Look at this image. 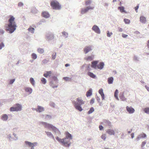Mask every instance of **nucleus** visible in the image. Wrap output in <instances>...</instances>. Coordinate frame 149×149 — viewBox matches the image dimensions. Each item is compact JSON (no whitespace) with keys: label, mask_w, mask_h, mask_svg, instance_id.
I'll use <instances>...</instances> for the list:
<instances>
[{"label":"nucleus","mask_w":149,"mask_h":149,"mask_svg":"<svg viewBox=\"0 0 149 149\" xmlns=\"http://www.w3.org/2000/svg\"><path fill=\"white\" fill-rule=\"evenodd\" d=\"M15 79H12L10 80L9 83L10 84H12L15 81Z\"/></svg>","instance_id":"nucleus-60"},{"label":"nucleus","mask_w":149,"mask_h":149,"mask_svg":"<svg viewBox=\"0 0 149 149\" xmlns=\"http://www.w3.org/2000/svg\"><path fill=\"white\" fill-rule=\"evenodd\" d=\"M56 52H55V54L54 55H53V54L52 55V58L53 60H54L56 58Z\"/></svg>","instance_id":"nucleus-62"},{"label":"nucleus","mask_w":149,"mask_h":149,"mask_svg":"<svg viewBox=\"0 0 149 149\" xmlns=\"http://www.w3.org/2000/svg\"><path fill=\"white\" fill-rule=\"evenodd\" d=\"M92 30L94 31L95 33L100 34V31L99 27L96 25H94L92 27Z\"/></svg>","instance_id":"nucleus-11"},{"label":"nucleus","mask_w":149,"mask_h":149,"mask_svg":"<svg viewBox=\"0 0 149 149\" xmlns=\"http://www.w3.org/2000/svg\"><path fill=\"white\" fill-rule=\"evenodd\" d=\"M24 142L26 145L29 146V147H31H31H33V148H34V147L37 146L38 144L36 142L32 143L29 141H25Z\"/></svg>","instance_id":"nucleus-10"},{"label":"nucleus","mask_w":149,"mask_h":149,"mask_svg":"<svg viewBox=\"0 0 149 149\" xmlns=\"http://www.w3.org/2000/svg\"><path fill=\"white\" fill-rule=\"evenodd\" d=\"M54 38L53 33L50 31L46 33L45 35V39L47 41L49 42L53 40Z\"/></svg>","instance_id":"nucleus-5"},{"label":"nucleus","mask_w":149,"mask_h":149,"mask_svg":"<svg viewBox=\"0 0 149 149\" xmlns=\"http://www.w3.org/2000/svg\"><path fill=\"white\" fill-rule=\"evenodd\" d=\"M4 47V43L2 42L0 43V49H1L3 47Z\"/></svg>","instance_id":"nucleus-56"},{"label":"nucleus","mask_w":149,"mask_h":149,"mask_svg":"<svg viewBox=\"0 0 149 149\" xmlns=\"http://www.w3.org/2000/svg\"><path fill=\"white\" fill-rule=\"evenodd\" d=\"M139 8V5H137L136 7L134 8L136 12H137V10Z\"/></svg>","instance_id":"nucleus-64"},{"label":"nucleus","mask_w":149,"mask_h":149,"mask_svg":"<svg viewBox=\"0 0 149 149\" xmlns=\"http://www.w3.org/2000/svg\"><path fill=\"white\" fill-rule=\"evenodd\" d=\"M52 116L49 115H46L45 116V118L47 119H50L52 118Z\"/></svg>","instance_id":"nucleus-54"},{"label":"nucleus","mask_w":149,"mask_h":149,"mask_svg":"<svg viewBox=\"0 0 149 149\" xmlns=\"http://www.w3.org/2000/svg\"><path fill=\"white\" fill-rule=\"evenodd\" d=\"M144 112L148 114H149V107H146L143 109Z\"/></svg>","instance_id":"nucleus-39"},{"label":"nucleus","mask_w":149,"mask_h":149,"mask_svg":"<svg viewBox=\"0 0 149 149\" xmlns=\"http://www.w3.org/2000/svg\"><path fill=\"white\" fill-rule=\"evenodd\" d=\"M118 9L120 10V11L121 13H125L126 11L124 10V8L123 6L118 7Z\"/></svg>","instance_id":"nucleus-32"},{"label":"nucleus","mask_w":149,"mask_h":149,"mask_svg":"<svg viewBox=\"0 0 149 149\" xmlns=\"http://www.w3.org/2000/svg\"><path fill=\"white\" fill-rule=\"evenodd\" d=\"M118 90L116 89L114 92V97L116 98L118 100H119V99L118 97Z\"/></svg>","instance_id":"nucleus-31"},{"label":"nucleus","mask_w":149,"mask_h":149,"mask_svg":"<svg viewBox=\"0 0 149 149\" xmlns=\"http://www.w3.org/2000/svg\"><path fill=\"white\" fill-rule=\"evenodd\" d=\"M52 79L53 80H54L56 82H58V79H57V77L56 76H53L52 77Z\"/></svg>","instance_id":"nucleus-47"},{"label":"nucleus","mask_w":149,"mask_h":149,"mask_svg":"<svg viewBox=\"0 0 149 149\" xmlns=\"http://www.w3.org/2000/svg\"><path fill=\"white\" fill-rule=\"evenodd\" d=\"M98 62L99 61H93L91 62V67L95 69H96Z\"/></svg>","instance_id":"nucleus-12"},{"label":"nucleus","mask_w":149,"mask_h":149,"mask_svg":"<svg viewBox=\"0 0 149 149\" xmlns=\"http://www.w3.org/2000/svg\"><path fill=\"white\" fill-rule=\"evenodd\" d=\"M15 18L12 15L9 16L8 20V24L6 27L5 30L7 32L10 33H13L16 29L17 26L15 21Z\"/></svg>","instance_id":"nucleus-1"},{"label":"nucleus","mask_w":149,"mask_h":149,"mask_svg":"<svg viewBox=\"0 0 149 149\" xmlns=\"http://www.w3.org/2000/svg\"><path fill=\"white\" fill-rule=\"evenodd\" d=\"M114 78L113 77H110L107 79V82L109 84H111L113 83Z\"/></svg>","instance_id":"nucleus-24"},{"label":"nucleus","mask_w":149,"mask_h":149,"mask_svg":"<svg viewBox=\"0 0 149 149\" xmlns=\"http://www.w3.org/2000/svg\"><path fill=\"white\" fill-rule=\"evenodd\" d=\"M133 61L136 62H138L139 61V58L137 56L134 55L133 58Z\"/></svg>","instance_id":"nucleus-33"},{"label":"nucleus","mask_w":149,"mask_h":149,"mask_svg":"<svg viewBox=\"0 0 149 149\" xmlns=\"http://www.w3.org/2000/svg\"><path fill=\"white\" fill-rule=\"evenodd\" d=\"M44 111L45 109L43 107L39 105L37 106V112L40 113Z\"/></svg>","instance_id":"nucleus-17"},{"label":"nucleus","mask_w":149,"mask_h":149,"mask_svg":"<svg viewBox=\"0 0 149 149\" xmlns=\"http://www.w3.org/2000/svg\"><path fill=\"white\" fill-rule=\"evenodd\" d=\"M56 139L59 142H60L61 143H63L64 141L63 139L59 138L58 136L56 137Z\"/></svg>","instance_id":"nucleus-37"},{"label":"nucleus","mask_w":149,"mask_h":149,"mask_svg":"<svg viewBox=\"0 0 149 149\" xmlns=\"http://www.w3.org/2000/svg\"><path fill=\"white\" fill-rule=\"evenodd\" d=\"M49 105L51 107L53 108H55V104L53 102H50L49 103Z\"/></svg>","instance_id":"nucleus-51"},{"label":"nucleus","mask_w":149,"mask_h":149,"mask_svg":"<svg viewBox=\"0 0 149 149\" xmlns=\"http://www.w3.org/2000/svg\"><path fill=\"white\" fill-rule=\"evenodd\" d=\"M45 132L48 137L54 140H55L54 136L51 132H47L46 131H45Z\"/></svg>","instance_id":"nucleus-15"},{"label":"nucleus","mask_w":149,"mask_h":149,"mask_svg":"<svg viewBox=\"0 0 149 149\" xmlns=\"http://www.w3.org/2000/svg\"><path fill=\"white\" fill-rule=\"evenodd\" d=\"M25 91L27 92H29L30 94H31L32 92V89L30 87H27L25 88Z\"/></svg>","instance_id":"nucleus-28"},{"label":"nucleus","mask_w":149,"mask_h":149,"mask_svg":"<svg viewBox=\"0 0 149 149\" xmlns=\"http://www.w3.org/2000/svg\"><path fill=\"white\" fill-rule=\"evenodd\" d=\"M107 132L110 135H114L115 132L113 130L111 129H108L107 131Z\"/></svg>","instance_id":"nucleus-27"},{"label":"nucleus","mask_w":149,"mask_h":149,"mask_svg":"<svg viewBox=\"0 0 149 149\" xmlns=\"http://www.w3.org/2000/svg\"><path fill=\"white\" fill-rule=\"evenodd\" d=\"M38 52L40 54H42L44 52V50L43 49L40 48L37 49Z\"/></svg>","instance_id":"nucleus-35"},{"label":"nucleus","mask_w":149,"mask_h":149,"mask_svg":"<svg viewBox=\"0 0 149 149\" xmlns=\"http://www.w3.org/2000/svg\"><path fill=\"white\" fill-rule=\"evenodd\" d=\"M8 115L6 114H2L1 116V119L2 120L6 121L8 119Z\"/></svg>","instance_id":"nucleus-16"},{"label":"nucleus","mask_w":149,"mask_h":149,"mask_svg":"<svg viewBox=\"0 0 149 149\" xmlns=\"http://www.w3.org/2000/svg\"><path fill=\"white\" fill-rule=\"evenodd\" d=\"M140 21L141 23H145L146 22V17L143 16H141L140 18Z\"/></svg>","instance_id":"nucleus-26"},{"label":"nucleus","mask_w":149,"mask_h":149,"mask_svg":"<svg viewBox=\"0 0 149 149\" xmlns=\"http://www.w3.org/2000/svg\"><path fill=\"white\" fill-rule=\"evenodd\" d=\"M13 134L15 138H12V139H13V140L15 141L17 140L18 139V137L17 136V134L14 132L13 133Z\"/></svg>","instance_id":"nucleus-40"},{"label":"nucleus","mask_w":149,"mask_h":149,"mask_svg":"<svg viewBox=\"0 0 149 149\" xmlns=\"http://www.w3.org/2000/svg\"><path fill=\"white\" fill-rule=\"evenodd\" d=\"M119 97L120 99L122 101H124L126 100V98L124 96V93H120Z\"/></svg>","instance_id":"nucleus-22"},{"label":"nucleus","mask_w":149,"mask_h":149,"mask_svg":"<svg viewBox=\"0 0 149 149\" xmlns=\"http://www.w3.org/2000/svg\"><path fill=\"white\" fill-rule=\"evenodd\" d=\"M54 81L53 80L50 81L49 83V85L52 87L53 88H57L58 87V86L57 85H54Z\"/></svg>","instance_id":"nucleus-29"},{"label":"nucleus","mask_w":149,"mask_h":149,"mask_svg":"<svg viewBox=\"0 0 149 149\" xmlns=\"http://www.w3.org/2000/svg\"><path fill=\"white\" fill-rule=\"evenodd\" d=\"M22 105L21 104L17 103L15 104L13 106L10 108V111H20L22 110Z\"/></svg>","instance_id":"nucleus-4"},{"label":"nucleus","mask_w":149,"mask_h":149,"mask_svg":"<svg viewBox=\"0 0 149 149\" xmlns=\"http://www.w3.org/2000/svg\"><path fill=\"white\" fill-rule=\"evenodd\" d=\"M104 65V62H101L97 65V68L100 70H102L103 68Z\"/></svg>","instance_id":"nucleus-19"},{"label":"nucleus","mask_w":149,"mask_h":149,"mask_svg":"<svg viewBox=\"0 0 149 149\" xmlns=\"http://www.w3.org/2000/svg\"><path fill=\"white\" fill-rule=\"evenodd\" d=\"M92 1L91 0H88L86 1L85 4L86 6L89 5L91 2Z\"/></svg>","instance_id":"nucleus-48"},{"label":"nucleus","mask_w":149,"mask_h":149,"mask_svg":"<svg viewBox=\"0 0 149 149\" xmlns=\"http://www.w3.org/2000/svg\"><path fill=\"white\" fill-rule=\"evenodd\" d=\"M30 81L31 84L33 86H34L35 84V81L34 79L32 77H31L30 78Z\"/></svg>","instance_id":"nucleus-44"},{"label":"nucleus","mask_w":149,"mask_h":149,"mask_svg":"<svg viewBox=\"0 0 149 149\" xmlns=\"http://www.w3.org/2000/svg\"><path fill=\"white\" fill-rule=\"evenodd\" d=\"M31 56L32 57V58L33 59H36L37 58V55L34 53H33L31 54Z\"/></svg>","instance_id":"nucleus-45"},{"label":"nucleus","mask_w":149,"mask_h":149,"mask_svg":"<svg viewBox=\"0 0 149 149\" xmlns=\"http://www.w3.org/2000/svg\"><path fill=\"white\" fill-rule=\"evenodd\" d=\"M102 124L103 125L108 126L109 128H111L112 126L111 122L109 120L107 119H104L103 120Z\"/></svg>","instance_id":"nucleus-9"},{"label":"nucleus","mask_w":149,"mask_h":149,"mask_svg":"<svg viewBox=\"0 0 149 149\" xmlns=\"http://www.w3.org/2000/svg\"><path fill=\"white\" fill-rule=\"evenodd\" d=\"M94 111V109L93 107H91L88 112V114H90L92 113Z\"/></svg>","instance_id":"nucleus-38"},{"label":"nucleus","mask_w":149,"mask_h":149,"mask_svg":"<svg viewBox=\"0 0 149 149\" xmlns=\"http://www.w3.org/2000/svg\"><path fill=\"white\" fill-rule=\"evenodd\" d=\"M49 59L48 60H47L46 59H44L42 61V64H46L49 61Z\"/></svg>","instance_id":"nucleus-42"},{"label":"nucleus","mask_w":149,"mask_h":149,"mask_svg":"<svg viewBox=\"0 0 149 149\" xmlns=\"http://www.w3.org/2000/svg\"><path fill=\"white\" fill-rule=\"evenodd\" d=\"M99 93L100 95L104 93L103 92V90L102 88H101L99 90Z\"/></svg>","instance_id":"nucleus-63"},{"label":"nucleus","mask_w":149,"mask_h":149,"mask_svg":"<svg viewBox=\"0 0 149 149\" xmlns=\"http://www.w3.org/2000/svg\"><path fill=\"white\" fill-rule=\"evenodd\" d=\"M92 94V89L91 88L89 89L86 93V96L87 97H89L91 96Z\"/></svg>","instance_id":"nucleus-23"},{"label":"nucleus","mask_w":149,"mask_h":149,"mask_svg":"<svg viewBox=\"0 0 149 149\" xmlns=\"http://www.w3.org/2000/svg\"><path fill=\"white\" fill-rule=\"evenodd\" d=\"M63 139L64 141V142L62 143L63 145L68 147H69L71 144V142L69 143V141L68 140V139H66L65 138Z\"/></svg>","instance_id":"nucleus-13"},{"label":"nucleus","mask_w":149,"mask_h":149,"mask_svg":"<svg viewBox=\"0 0 149 149\" xmlns=\"http://www.w3.org/2000/svg\"><path fill=\"white\" fill-rule=\"evenodd\" d=\"M38 10L36 9V8L33 7L32 8L31 10V12L33 14L37 13L38 12Z\"/></svg>","instance_id":"nucleus-30"},{"label":"nucleus","mask_w":149,"mask_h":149,"mask_svg":"<svg viewBox=\"0 0 149 149\" xmlns=\"http://www.w3.org/2000/svg\"><path fill=\"white\" fill-rule=\"evenodd\" d=\"M62 34L63 36H65V38H67L68 37V34L65 31H63L62 32Z\"/></svg>","instance_id":"nucleus-43"},{"label":"nucleus","mask_w":149,"mask_h":149,"mask_svg":"<svg viewBox=\"0 0 149 149\" xmlns=\"http://www.w3.org/2000/svg\"><path fill=\"white\" fill-rule=\"evenodd\" d=\"M106 135L105 134H103L101 135V137L102 139H103V140L104 141L106 138Z\"/></svg>","instance_id":"nucleus-53"},{"label":"nucleus","mask_w":149,"mask_h":149,"mask_svg":"<svg viewBox=\"0 0 149 149\" xmlns=\"http://www.w3.org/2000/svg\"><path fill=\"white\" fill-rule=\"evenodd\" d=\"M28 30L29 31L31 32V33H34L35 29L31 27H29Z\"/></svg>","instance_id":"nucleus-36"},{"label":"nucleus","mask_w":149,"mask_h":149,"mask_svg":"<svg viewBox=\"0 0 149 149\" xmlns=\"http://www.w3.org/2000/svg\"><path fill=\"white\" fill-rule=\"evenodd\" d=\"M146 141L143 142L141 145V147L143 148L145 145L146 143Z\"/></svg>","instance_id":"nucleus-59"},{"label":"nucleus","mask_w":149,"mask_h":149,"mask_svg":"<svg viewBox=\"0 0 149 149\" xmlns=\"http://www.w3.org/2000/svg\"><path fill=\"white\" fill-rule=\"evenodd\" d=\"M95 99L94 98H92L90 101V103L91 104H92L94 103Z\"/></svg>","instance_id":"nucleus-61"},{"label":"nucleus","mask_w":149,"mask_h":149,"mask_svg":"<svg viewBox=\"0 0 149 149\" xmlns=\"http://www.w3.org/2000/svg\"><path fill=\"white\" fill-rule=\"evenodd\" d=\"M40 124L43 125L45 128H48L49 129H50V128H52V129L54 127V126L52 124L45 122L42 121L40 122Z\"/></svg>","instance_id":"nucleus-7"},{"label":"nucleus","mask_w":149,"mask_h":149,"mask_svg":"<svg viewBox=\"0 0 149 149\" xmlns=\"http://www.w3.org/2000/svg\"><path fill=\"white\" fill-rule=\"evenodd\" d=\"M94 7L88 6L85 8H82L81 9V14H84L87 13L89 10H93Z\"/></svg>","instance_id":"nucleus-8"},{"label":"nucleus","mask_w":149,"mask_h":149,"mask_svg":"<svg viewBox=\"0 0 149 149\" xmlns=\"http://www.w3.org/2000/svg\"><path fill=\"white\" fill-rule=\"evenodd\" d=\"M51 73V71H47L46 73H44L43 74V76L47 78L48 76Z\"/></svg>","instance_id":"nucleus-34"},{"label":"nucleus","mask_w":149,"mask_h":149,"mask_svg":"<svg viewBox=\"0 0 149 149\" xmlns=\"http://www.w3.org/2000/svg\"><path fill=\"white\" fill-rule=\"evenodd\" d=\"M126 108L127 111L129 113H134L135 111L134 109L131 107H129L127 106L126 107Z\"/></svg>","instance_id":"nucleus-14"},{"label":"nucleus","mask_w":149,"mask_h":149,"mask_svg":"<svg viewBox=\"0 0 149 149\" xmlns=\"http://www.w3.org/2000/svg\"><path fill=\"white\" fill-rule=\"evenodd\" d=\"M72 102L76 109L80 111H82L83 109L81 107V105L84 104V102H83V100L80 98H77V101H72Z\"/></svg>","instance_id":"nucleus-2"},{"label":"nucleus","mask_w":149,"mask_h":149,"mask_svg":"<svg viewBox=\"0 0 149 149\" xmlns=\"http://www.w3.org/2000/svg\"><path fill=\"white\" fill-rule=\"evenodd\" d=\"M113 34V33L112 32H111L110 33L109 32V31H107V36L108 37H110L111 35H112Z\"/></svg>","instance_id":"nucleus-52"},{"label":"nucleus","mask_w":149,"mask_h":149,"mask_svg":"<svg viewBox=\"0 0 149 149\" xmlns=\"http://www.w3.org/2000/svg\"><path fill=\"white\" fill-rule=\"evenodd\" d=\"M87 74L89 76L95 79L96 77V75L92 72H88L87 73Z\"/></svg>","instance_id":"nucleus-25"},{"label":"nucleus","mask_w":149,"mask_h":149,"mask_svg":"<svg viewBox=\"0 0 149 149\" xmlns=\"http://www.w3.org/2000/svg\"><path fill=\"white\" fill-rule=\"evenodd\" d=\"M66 134V139H69L70 140L72 139V135L70 134L68 132H66L65 133Z\"/></svg>","instance_id":"nucleus-20"},{"label":"nucleus","mask_w":149,"mask_h":149,"mask_svg":"<svg viewBox=\"0 0 149 149\" xmlns=\"http://www.w3.org/2000/svg\"><path fill=\"white\" fill-rule=\"evenodd\" d=\"M42 16L45 18H47L50 17V16L49 13L47 11L42 12Z\"/></svg>","instance_id":"nucleus-18"},{"label":"nucleus","mask_w":149,"mask_h":149,"mask_svg":"<svg viewBox=\"0 0 149 149\" xmlns=\"http://www.w3.org/2000/svg\"><path fill=\"white\" fill-rule=\"evenodd\" d=\"M94 58V56H89L86 59L87 60H92Z\"/></svg>","instance_id":"nucleus-41"},{"label":"nucleus","mask_w":149,"mask_h":149,"mask_svg":"<svg viewBox=\"0 0 149 149\" xmlns=\"http://www.w3.org/2000/svg\"><path fill=\"white\" fill-rule=\"evenodd\" d=\"M41 81L42 82V83L44 84H45L46 83L47 81L46 80V79H45L44 78H42L41 79Z\"/></svg>","instance_id":"nucleus-46"},{"label":"nucleus","mask_w":149,"mask_h":149,"mask_svg":"<svg viewBox=\"0 0 149 149\" xmlns=\"http://www.w3.org/2000/svg\"><path fill=\"white\" fill-rule=\"evenodd\" d=\"M50 5L53 9L54 10H59L61 8V6L56 0H54L51 1Z\"/></svg>","instance_id":"nucleus-3"},{"label":"nucleus","mask_w":149,"mask_h":149,"mask_svg":"<svg viewBox=\"0 0 149 149\" xmlns=\"http://www.w3.org/2000/svg\"><path fill=\"white\" fill-rule=\"evenodd\" d=\"M124 21L126 24H129L130 22V20L127 19H124Z\"/></svg>","instance_id":"nucleus-50"},{"label":"nucleus","mask_w":149,"mask_h":149,"mask_svg":"<svg viewBox=\"0 0 149 149\" xmlns=\"http://www.w3.org/2000/svg\"><path fill=\"white\" fill-rule=\"evenodd\" d=\"M18 6L19 7H22L24 6V4L22 2H19L18 3Z\"/></svg>","instance_id":"nucleus-57"},{"label":"nucleus","mask_w":149,"mask_h":149,"mask_svg":"<svg viewBox=\"0 0 149 149\" xmlns=\"http://www.w3.org/2000/svg\"><path fill=\"white\" fill-rule=\"evenodd\" d=\"M63 79L66 81H70L71 78L68 77H65L63 78Z\"/></svg>","instance_id":"nucleus-49"},{"label":"nucleus","mask_w":149,"mask_h":149,"mask_svg":"<svg viewBox=\"0 0 149 149\" xmlns=\"http://www.w3.org/2000/svg\"><path fill=\"white\" fill-rule=\"evenodd\" d=\"M52 130L57 135H58L61 133L59 130L54 126Z\"/></svg>","instance_id":"nucleus-21"},{"label":"nucleus","mask_w":149,"mask_h":149,"mask_svg":"<svg viewBox=\"0 0 149 149\" xmlns=\"http://www.w3.org/2000/svg\"><path fill=\"white\" fill-rule=\"evenodd\" d=\"M142 138V135L141 134L139 135L136 138V140L137 141H139Z\"/></svg>","instance_id":"nucleus-58"},{"label":"nucleus","mask_w":149,"mask_h":149,"mask_svg":"<svg viewBox=\"0 0 149 149\" xmlns=\"http://www.w3.org/2000/svg\"><path fill=\"white\" fill-rule=\"evenodd\" d=\"M93 49V46L92 45H89L86 46L84 49V53L86 54L89 52L92 51Z\"/></svg>","instance_id":"nucleus-6"},{"label":"nucleus","mask_w":149,"mask_h":149,"mask_svg":"<svg viewBox=\"0 0 149 149\" xmlns=\"http://www.w3.org/2000/svg\"><path fill=\"white\" fill-rule=\"evenodd\" d=\"M7 138L9 139V141H11V138L12 139V138L11 135L10 134H9L7 135Z\"/></svg>","instance_id":"nucleus-55"}]
</instances>
